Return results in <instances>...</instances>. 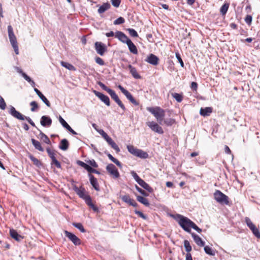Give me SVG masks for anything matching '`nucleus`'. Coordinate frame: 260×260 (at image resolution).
Masks as SVG:
<instances>
[{
  "label": "nucleus",
  "mask_w": 260,
  "mask_h": 260,
  "mask_svg": "<svg viewBox=\"0 0 260 260\" xmlns=\"http://www.w3.org/2000/svg\"><path fill=\"white\" fill-rule=\"evenodd\" d=\"M176 220L178 221L179 225L186 232L191 233L190 228H191L193 221L188 218L183 216L180 214H177Z\"/></svg>",
  "instance_id": "obj_1"
},
{
  "label": "nucleus",
  "mask_w": 260,
  "mask_h": 260,
  "mask_svg": "<svg viewBox=\"0 0 260 260\" xmlns=\"http://www.w3.org/2000/svg\"><path fill=\"white\" fill-rule=\"evenodd\" d=\"M147 110L154 115L160 124H162L165 115V111L164 109L156 106L155 107H147Z\"/></svg>",
  "instance_id": "obj_2"
},
{
  "label": "nucleus",
  "mask_w": 260,
  "mask_h": 260,
  "mask_svg": "<svg viewBox=\"0 0 260 260\" xmlns=\"http://www.w3.org/2000/svg\"><path fill=\"white\" fill-rule=\"evenodd\" d=\"M8 36L10 40V42L12 47L14 48V51L16 54H18L19 50H18V46L17 45V42L16 37H15L13 29L11 25H9L8 26Z\"/></svg>",
  "instance_id": "obj_3"
},
{
  "label": "nucleus",
  "mask_w": 260,
  "mask_h": 260,
  "mask_svg": "<svg viewBox=\"0 0 260 260\" xmlns=\"http://www.w3.org/2000/svg\"><path fill=\"white\" fill-rule=\"evenodd\" d=\"M127 149L129 152L136 156L141 158H147L148 157V154L146 152L137 149L133 145H127Z\"/></svg>",
  "instance_id": "obj_4"
},
{
  "label": "nucleus",
  "mask_w": 260,
  "mask_h": 260,
  "mask_svg": "<svg viewBox=\"0 0 260 260\" xmlns=\"http://www.w3.org/2000/svg\"><path fill=\"white\" fill-rule=\"evenodd\" d=\"M215 200L221 204L229 205V197L220 190H217L214 193Z\"/></svg>",
  "instance_id": "obj_5"
},
{
  "label": "nucleus",
  "mask_w": 260,
  "mask_h": 260,
  "mask_svg": "<svg viewBox=\"0 0 260 260\" xmlns=\"http://www.w3.org/2000/svg\"><path fill=\"white\" fill-rule=\"evenodd\" d=\"M245 221L247 226L251 230L253 235L257 238H260V233L258 229L252 223L249 217H246L245 218Z\"/></svg>",
  "instance_id": "obj_6"
},
{
  "label": "nucleus",
  "mask_w": 260,
  "mask_h": 260,
  "mask_svg": "<svg viewBox=\"0 0 260 260\" xmlns=\"http://www.w3.org/2000/svg\"><path fill=\"white\" fill-rule=\"evenodd\" d=\"M146 124L149 126L150 129L159 134H162L164 131L161 126H160L157 123L154 121H148L146 122Z\"/></svg>",
  "instance_id": "obj_7"
},
{
  "label": "nucleus",
  "mask_w": 260,
  "mask_h": 260,
  "mask_svg": "<svg viewBox=\"0 0 260 260\" xmlns=\"http://www.w3.org/2000/svg\"><path fill=\"white\" fill-rule=\"evenodd\" d=\"M118 88L120 90L121 92L124 94V95L126 97V98L134 105H138L139 103L136 101V100L133 98L132 95L130 92H129L127 90L124 89L121 85H119L118 86Z\"/></svg>",
  "instance_id": "obj_8"
},
{
  "label": "nucleus",
  "mask_w": 260,
  "mask_h": 260,
  "mask_svg": "<svg viewBox=\"0 0 260 260\" xmlns=\"http://www.w3.org/2000/svg\"><path fill=\"white\" fill-rule=\"evenodd\" d=\"M64 233L65 236L68 237L75 245H79L81 244L80 239L75 235L67 231H64Z\"/></svg>",
  "instance_id": "obj_9"
},
{
  "label": "nucleus",
  "mask_w": 260,
  "mask_h": 260,
  "mask_svg": "<svg viewBox=\"0 0 260 260\" xmlns=\"http://www.w3.org/2000/svg\"><path fill=\"white\" fill-rule=\"evenodd\" d=\"M107 172L115 178H117L120 175L116 167L112 164L108 165L106 167Z\"/></svg>",
  "instance_id": "obj_10"
},
{
  "label": "nucleus",
  "mask_w": 260,
  "mask_h": 260,
  "mask_svg": "<svg viewBox=\"0 0 260 260\" xmlns=\"http://www.w3.org/2000/svg\"><path fill=\"white\" fill-rule=\"evenodd\" d=\"M95 49L99 54L102 56L107 51V47L102 42H96L95 43Z\"/></svg>",
  "instance_id": "obj_11"
},
{
  "label": "nucleus",
  "mask_w": 260,
  "mask_h": 260,
  "mask_svg": "<svg viewBox=\"0 0 260 260\" xmlns=\"http://www.w3.org/2000/svg\"><path fill=\"white\" fill-rule=\"evenodd\" d=\"M110 95L111 96V98L118 104V105L123 110H125V107L124 105L122 104L121 101L119 99L118 95L116 94L115 92L113 90H111L109 93Z\"/></svg>",
  "instance_id": "obj_12"
},
{
  "label": "nucleus",
  "mask_w": 260,
  "mask_h": 260,
  "mask_svg": "<svg viewBox=\"0 0 260 260\" xmlns=\"http://www.w3.org/2000/svg\"><path fill=\"white\" fill-rule=\"evenodd\" d=\"M93 92L95 96L99 98L107 106H109L110 105V99L107 95H106L96 90H93Z\"/></svg>",
  "instance_id": "obj_13"
},
{
  "label": "nucleus",
  "mask_w": 260,
  "mask_h": 260,
  "mask_svg": "<svg viewBox=\"0 0 260 260\" xmlns=\"http://www.w3.org/2000/svg\"><path fill=\"white\" fill-rule=\"evenodd\" d=\"M9 113L12 116L19 120H24L25 119V116L20 113L19 112L17 111L13 106H11L9 110Z\"/></svg>",
  "instance_id": "obj_14"
},
{
  "label": "nucleus",
  "mask_w": 260,
  "mask_h": 260,
  "mask_svg": "<svg viewBox=\"0 0 260 260\" xmlns=\"http://www.w3.org/2000/svg\"><path fill=\"white\" fill-rule=\"evenodd\" d=\"M115 37L123 43L127 44L128 41L131 40L123 32L120 31H116Z\"/></svg>",
  "instance_id": "obj_15"
},
{
  "label": "nucleus",
  "mask_w": 260,
  "mask_h": 260,
  "mask_svg": "<svg viewBox=\"0 0 260 260\" xmlns=\"http://www.w3.org/2000/svg\"><path fill=\"white\" fill-rule=\"evenodd\" d=\"M77 164L79 166H81L82 167H83L85 169H86L89 173V174H91V173H95V174H100V172L94 169H93L89 165L85 164V162H84L82 161H80V160L77 161Z\"/></svg>",
  "instance_id": "obj_16"
},
{
  "label": "nucleus",
  "mask_w": 260,
  "mask_h": 260,
  "mask_svg": "<svg viewBox=\"0 0 260 260\" xmlns=\"http://www.w3.org/2000/svg\"><path fill=\"white\" fill-rule=\"evenodd\" d=\"M73 189L79 197L83 199L85 202L87 197H90L89 195L85 194V189L83 188H79L77 186H74Z\"/></svg>",
  "instance_id": "obj_17"
},
{
  "label": "nucleus",
  "mask_w": 260,
  "mask_h": 260,
  "mask_svg": "<svg viewBox=\"0 0 260 260\" xmlns=\"http://www.w3.org/2000/svg\"><path fill=\"white\" fill-rule=\"evenodd\" d=\"M145 61L151 64L156 66L158 63L159 58L154 54H150L145 59Z\"/></svg>",
  "instance_id": "obj_18"
},
{
  "label": "nucleus",
  "mask_w": 260,
  "mask_h": 260,
  "mask_svg": "<svg viewBox=\"0 0 260 260\" xmlns=\"http://www.w3.org/2000/svg\"><path fill=\"white\" fill-rule=\"evenodd\" d=\"M120 198L122 201L129 204L131 206L133 207H136L137 206V203L134 200L131 199L128 194L121 196Z\"/></svg>",
  "instance_id": "obj_19"
},
{
  "label": "nucleus",
  "mask_w": 260,
  "mask_h": 260,
  "mask_svg": "<svg viewBox=\"0 0 260 260\" xmlns=\"http://www.w3.org/2000/svg\"><path fill=\"white\" fill-rule=\"evenodd\" d=\"M59 121L60 123L61 124V125L73 135L77 134V133L72 128V127L67 123V122L60 116H59Z\"/></svg>",
  "instance_id": "obj_20"
},
{
  "label": "nucleus",
  "mask_w": 260,
  "mask_h": 260,
  "mask_svg": "<svg viewBox=\"0 0 260 260\" xmlns=\"http://www.w3.org/2000/svg\"><path fill=\"white\" fill-rule=\"evenodd\" d=\"M40 123L43 126H50L52 124V120L48 116H43L41 118Z\"/></svg>",
  "instance_id": "obj_21"
},
{
  "label": "nucleus",
  "mask_w": 260,
  "mask_h": 260,
  "mask_svg": "<svg viewBox=\"0 0 260 260\" xmlns=\"http://www.w3.org/2000/svg\"><path fill=\"white\" fill-rule=\"evenodd\" d=\"M88 176L89 177L90 182L93 187L95 190L99 191L100 187L96 178H95L94 176L91 174H89Z\"/></svg>",
  "instance_id": "obj_22"
},
{
  "label": "nucleus",
  "mask_w": 260,
  "mask_h": 260,
  "mask_svg": "<svg viewBox=\"0 0 260 260\" xmlns=\"http://www.w3.org/2000/svg\"><path fill=\"white\" fill-rule=\"evenodd\" d=\"M191 236L196 243L199 246L203 247L205 245V242L197 235L194 233H191Z\"/></svg>",
  "instance_id": "obj_23"
},
{
  "label": "nucleus",
  "mask_w": 260,
  "mask_h": 260,
  "mask_svg": "<svg viewBox=\"0 0 260 260\" xmlns=\"http://www.w3.org/2000/svg\"><path fill=\"white\" fill-rule=\"evenodd\" d=\"M10 234L12 238L17 241H20L23 239V237L18 234L17 231L14 229H10Z\"/></svg>",
  "instance_id": "obj_24"
},
{
  "label": "nucleus",
  "mask_w": 260,
  "mask_h": 260,
  "mask_svg": "<svg viewBox=\"0 0 260 260\" xmlns=\"http://www.w3.org/2000/svg\"><path fill=\"white\" fill-rule=\"evenodd\" d=\"M142 187L148 191L149 192L151 193L153 192V189L149 185L145 182L143 179H141L138 183Z\"/></svg>",
  "instance_id": "obj_25"
},
{
  "label": "nucleus",
  "mask_w": 260,
  "mask_h": 260,
  "mask_svg": "<svg viewBox=\"0 0 260 260\" xmlns=\"http://www.w3.org/2000/svg\"><path fill=\"white\" fill-rule=\"evenodd\" d=\"M212 112V108L211 107L201 108L200 111V114L203 116H209Z\"/></svg>",
  "instance_id": "obj_26"
},
{
  "label": "nucleus",
  "mask_w": 260,
  "mask_h": 260,
  "mask_svg": "<svg viewBox=\"0 0 260 260\" xmlns=\"http://www.w3.org/2000/svg\"><path fill=\"white\" fill-rule=\"evenodd\" d=\"M126 44L131 52L133 53L134 54H138L137 48L136 45L132 42L131 40L128 41V43Z\"/></svg>",
  "instance_id": "obj_27"
},
{
  "label": "nucleus",
  "mask_w": 260,
  "mask_h": 260,
  "mask_svg": "<svg viewBox=\"0 0 260 260\" xmlns=\"http://www.w3.org/2000/svg\"><path fill=\"white\" fill-rule=\"evenodd\" d=\"M106 142L108 143L111 147L114 149L117 153H118L120 151V149L117 146V145L113 141L111 137H109L107 140Z\"/></svg>",
  "instance_id": "obj_28"
},
{
  "label": "nucleus",
  "mask_w": 260,
  "mask_h": 260,
  "mask_svg": "<svg viewBox=\"0 0 260 260\" xmlns=\"http://www.w3.org/2000/svg\"><path fill=\"white\" fill-rule=\"evenodd\" d=\"M128 69H129L130 73L132 75V76L136 79H140L141 76L138 73L136 69L133 67L132 65L129 64L128 66Z\"/></svg>",
  "instance_id": "obj_29"
},
{
  "label": "nucleus",
  "mask_w": 260,
  "mask_h": 260,
  "mask_svg": "<svg viewBox=\"0 0 260 260\" xmlns=\"http://www.w3.org/2000/svg\"><path fill=\"white\" fill-rule=\"evenodd\" d=\"M85 203L89 207L92 208L94 212H98L99 211L98 208L95 206L92 202L91 197H87Z\"/></svg>",
  "instance_id": "obj_30"
},
{
  "label": "nucleus",
  "mask_w": 260,
  "mask_h": 260,
  "mask_svg": "<svg viewBox=\"0 0 260 260\" xmlns=\"http://www.w3.org/2000/svg\"><path fill=\"white\" fill-rule=\"evenodd\" d=\"M110 4L108 3L103 4L99 8L98 12L100 14L104 13L106 11L108 10L110 8Z\"/></svg>",
  "instance_id": "obj_31"
},
{
  "label": "nucleus",
  "mask_w": 260,
  "mask_h": 260,
  "mask_svg": "<svg viewBox=\"0 0 260 260\" xmlns=\"http://www.w3.org/2000/svg\"><path fill=\"white\" fill-rule=\"evenodd\" d=\"M69 142L66 139H62L60 143L59 148L62 150H67L69 148Z\"/></svg>",
  "instance_id": "obj_32"
},
{
  "label": "nucleus",
  "mask_w": 260,
  "mask_h": 260,
  "mask_svg": "<svg viewBox=\"0 0 260 260\" xmlns=\"http://www.w3.org/2000/svg\"><path fill=\"white\" fill-rule=\"evenodd\" d=\"M31 142H32V145H34V146L35 147V148L36 149H37L41 152L44 151V150L43 148L42 147L40 142H39L38 141H37L34 139H31Z\"/></svg>",
  "instance_id": "obj_33"
},
{
  "label": "nucleus",
  "mask_w": 260,
  "mask_h": 260,
  "mask_svg": "<svg viewBox=\"0 0 260 260\" xmlns=\"http://www.w3.org/2000/svg\"><path fill=\"white\" fill-rule=\"evenodd\" d=\"M19 72L21 74L22 76L25 79V80L30 83L31 86L34 87L35 86V82L32 80L25 73L23 72L21 70H20Z\"/></svg>",
  "instance_id": "obj_34"
},
{
  "label": "nucleus",
  "mask_w": 260,
  "mask_h": 260,
  "mask_svg": "<svg viewBox=\"0 0 260 260\" xmlns=\"http://www.w3.org/2000/svg\"><path fill=\"white\" fill-rule=\"evenodd\" d=\"M137 200L138 201L143 204L145 206L148 207L150 205L148 200L143 197L138 196H137Z\"/></svg>",
  "instance_id": "obj_35"
},
{
  "label": "nucleus",
  "mask_w": 260,
  "mask_h": 260,
  "mask_svg": "<svg viewBox=\"0 0 260 260\" xmlns=\"http://www.w3.org/2000/svg\"><path fill=\"white\" fill-rule=\"evenodd\" d=\"M60 64L62 67L66 68V69H68L69 70L76 71V70L75 67L74 66H73L72 64H71L68 62H66L61 61L60 62Z\"/></svg>",
  "instance_id": "obj_36"
},
{
  "label": "nucleus",
  "mask_w": 260,
  "mask_h": 260,
  "mask_svg": "<svg viewBox=\"0 0 260 260\" xmlns=\"http://www.w3.org/2000/svg\"><path fill=\"white\" fill-rule=\"evenodd\" d=\"M107 155L108 157V158L114 164H115L117 166H118L119 168H122V164L117 159L114 158L111 154L110 153H107Z\"/></svg>",
  "instance_id": "obj_37"
},
{
  "label": "nucleus",
  "mask_w": 260,
  "mask_h": 260,
  "mask_svg": "<svg viewBox=\"0 0 260 260\" xmlns=\"http://www.w3.org/2000/svg\"><path fill=\"white\" fill-rule=\"evenodd\" d=\"M229 8V4L225 3L220 9V12L222 15H225Z\"/></svg>",
  "instance_id": "obj_38"
},
{
  "label": "nucleus",
  "mask_w": 260,
  "mask_h": 260,
  "mask_svg": "<svg viewBox=\"0 0 260 260\" xmlns=\"http://www.w3.org/2000/svg\"><path fill=\"white\" fill-rule=\"evenodd\" d=\"M40 136L41 139L43 140L44 143L47 144H50V141L48 137L41 131H40Z\"/></svg>",
  "instance_id": "obj_39"
},
{
  "label": "nucleus",
  "mask_w": 260,
  "mask_h": 260,
  "mask_svg": "<svg viewBox=\"0 0 260 260\" xmlns=\"http://www.w3.org/2000/svg\"><path fill=\"white\" fill-rule=\"evenodd\" d=\"M28 157L36 166L39 167L41 165V161L32 155L29 154Z\"/></svg>",
  "instance_id": "obj_40"
},
{
  "label": "nucleus",
  "mask_w": 260,
  "mask_h": 260,
  "mask_svg": "<svg viewBox=\"0 0 260 260\" xmlns=\"http://www.w3.org/2000/svg\"><path fill=\"white\" fill-rule=\"evenodd\" d=\"M204 251L207 254L213 256L215 254L214 251L209 246H204Z\"/></svg>",
  "instance_id": "obj_41"
},
{
  "label": "nucleus",
  "mask_w": 260,
  "mask_h": 260,
  "mask_svg": "<svg viewBox=\"0 0 260 260\" xmlns=\"http://www.w3.org/2000/svg\"><path fill=\"white\" fill-rule=\"evenodd\" d=\"M73 225L78 229L81 232L85 233L86 232V230L84 228L83 225L81 223H73Z\"/></svg>",
  "instance_id": "obj_42"
},
{
  "label": "nucleus",
  "mask_w": 260,
  "mask_h": 260,
  "mask_svg": "<svg viewBox=\"0 0 260 260\" xmlns=\"http://www.w3.org/2000/svg\"><path fill=\"white\" fill-rule=\"evenodd\" d=\"M38 96L41 99V100L45 103V104L48 107H50L51 104L47 99L42 94L40 93Z\"/></svg>",
  "instance_id": "obj_43"
},
{
  "label": "nucleus",
  "mask_w": 260,
  "mask_h": 260,
  "mask_svg": "<svg viewBox=\"0 0 260 260\" xmlns=\"http://www.w3.org/2000/svg\"><path fill=\"white\" fill-rule=\"evenodd\" d=\"M184 246L185 248L186 251L187 252V253H189V252L191 251L192 248L188 240H185L184 241Z\"/></svg>",
  "instance_id": "obj_44"
},
{
  "label": "nucleus",
  "mask_w": 260,
  "mask_h": 260,
  "mask_svg": "<svg viewBox=\"0 0 260 260\" xmlns=\"http://www.w3.org/2000/svg\"><path fill=\"white\" fill-rule=\"evenodd\" d=\"M162 122L167 126H171L174 123L175 120L172 118H167L162 121Z\"/></svg>",
  "instance_id": "obj_45"
},
{
  "label": "nucleus",
  "mask_w": 260,
  "mask_h": 260,
  "mask_svg": "<svg viewBox=\"0 0 260 260\" xmlns=\"http://www.w3.org/2000/svg\"><path fill=\"white\" fill-rule=\"evenodd\" d=\"M172 95L178 102L180 103L182 101V96L179 93H173Z\"/></svg>",
  "instance_id": "obj_46"
},
{
  "label": "nucleus",
  "mask_w": 260,
  "mask_h": 260,
  "mask_svg": "<svg viewBox=\"0 0 260 260\" xmlns=\"http://www.w3.org/2000/svg\"><path fill=\"white\" fill-rule=\"evenodd\" d=\"M124 22L125 19L122 17H119L114 21L113 23L114 25H119L124 23Z\"/></svg>",
  "instance_id": "obj_47"
},
{
  "label": "nucleus",
  "mask_w": 260,
  "mask_h": 260,
  "mask_svg": "<svg viewBox=\"0 0 260 260\" xmlns=\"http://www.w3.org/2000/svg\"><path fill=\"white\" fill-rule=\"evenodd\" d=\"M127 30L128 31L129 35L133 37H138L137 32L133 28H128Z\"/></svg>",
  "instance_id": "obj_48"
},
{
  "label": "nucleus",
  "mask_w": 260,
  "mask_h": 260,
  "mask_svg": "<svg viewBox=\"0 0 260 260\" xmlns=\"http://www.w3.org/2000/svg\"><path fill=\"white\" fill-rule=\"evenodd\" d=\"M46 151L48 155L51 158V160L56 158L55 157V153L53 151H52L49 148H47Z\"/></svg>",
  "instance_id": "obj_49"
},
{
  "label": "nucleus",
  "mask_w": 260,
  "mask_h": 260,
  "mask_svg": "<svg viewBox=\"0 0 260 260\" xmlns=\"http://www.w3.org/2000/svg\"><path fill=\"white\" fill-rule=\"evenodd\" d=\"M135 187H136V189H137V190L138 191H139L141 194H142L144 197H147L149 196V194L148 193H147L145 191L143 190L142 188L139 187L137 185H135Z\"/></svg>",
  "instance_id": "obj_50"
},
{
  "label": "nucleus",
  "mask_w": 260,
  "mask_h": 260,
  "mask_svg": "<svg viewBox=\"0 0 260 260\" xmlns=\"http://www.w3.org/2000/svg\"><path fill=\"white\" fill-rule=\"evenodd\" d=\"M30 105L31 106L30 110L32 112L35 111L39 108L37 103L35 101L30 102Z\"/></svg>",
  "instance_id": "obj_51"
},
{
  "label": "nucleus",
  "mask_w": 260,
  "mask_h": 260,
  "mask_svg": "<svg viewBox=\"0 0 260 260\" xmlns=\"http://www.w3.org/2000/svg\"><path fill=\"white\" fill-rule=\"evenodd\" d=\"M6 107V104L3 97L0 95V108L2 110H5Z\"/></svg>",
  "instance_id": "obj_52"
},
{
  "label": "nucleus",
  "mask_w": 260,
  "mask_h": 260,
  "mask_svg": "<svg viewBox=\"0 0 260 260\" xmlns=\"http://www.w3.org/2000/svg\"><path fill=\"white\" fill-rule=\"evenodd\" d=\"M98 85L104 90L106 91L108 93L111 90L107 87L104 83L101 82H98Z\"/></svg>",
  "instance_id": "obj_53"
},
{
  "label": "nucleus",
  "mask_w": 260,
  "mask_h": 260,
  "mask_svg": "<svg viewBox=\"0 0 260 260\" xmlns=\"http://www.w3.org/2000/svg\"><path fill=\"white\" fill-rule=\"evenodd\" d=\"M98 132L106 141L110 137L103 129H100Z\"/></svg>",
  "instance_id": "obj_54"
},
{
  "label": "nucleus",
  "mask_w": 260,
  "mask_h": 260,
  "mask_svg": "<svg viewBox=\"0 0 260 260\" xmlns=\"http://www.w3.org/2000/svg\"><path fill=\"white\" fill-rule=\"evenodd\" d=\"M176 57L180 64L181 67H184V63L179 53H176Z\"/></svg>",
  "instance_id": "obj_55"
},
{
  "label": "nucleus",
  "mask_w": 260,
  "mask_h": 260,
  "mask_svg": "<svg viewBox=\"0 0 260 260\" xmlns=\"http://www.w3.org/2000/svg\"><path fill=\"white\" fill-rule=\"evenodd\" d=\"M135 212L136 214H137L139 216L142 218L143 219H147V217L146 215H144L141 211L135 210Z\"/></svg>",
  "instance_id": "obj_56"
},
{
  "label": "nucleus",
  "mask_w": 260,
  "mask_h": 260,
  "mask_svg": "<svg viewBox=\"0 0 260 260\" xmlns=\"http://www.w3.org/2000/svg\"><path fill=\"white\" fill-rule=\"evenodd\" d=\"M95 60L96 63L100 66H104L105 64L104 60L100 57H96L95 58Z\"/></svg>",
  "instance_id": "obj_57"
},
{
  "label": "nucleus",
  "mask_w": 260,
  "mask_h": 260,
  "mask_svg": "<svg viewBox=\"0 0 260 260\" xmlns=\"http://www.w3.org/2000/svg\"><path fill=\"white\" fill-rule=\"evenodd\" d=\"M51 165H54L57 168H61V165L60 162L56 158L52 160Z\"/></svg>",
  "instance_id": "obj_58"
},
{
  "label": "nucleus",
  "mask_w": 260,
  "mask_h": 260,
  "mask_svg": "<svg viewBox=\"0 0 260 260\" xmlns=\"http://www.w3.org/2000/svg\"><path fill=\"white\" fill-rule=\"evenodd\" d=\"M132 174L134 179L137 183H138L139 181H140V180L141 179V178L137 175V174L136 172H132Z\"/></svg>",
  "instance_id": "obj_59"
},
{
  "label": "nucleus",
  "mask_w": 260,
  "mask_h": 260,
  "mask_svg": "<svg viewBox=\"0 0 260 260\" xmlns=\"http://www.w3.org/2000/svg\"><path fill=\"white\" fill-rule=\"evenodd\" d=\"M252 20V17L251 15H248L245 18V21L246 23L249 25H250L251 23Z\"/></svg>",
  "instance_id": "obj_60"
},
{
  "label": "nucleus",
  "mask_w": 260,
  "mask_h": 260,
  "mask_svg": "<svg viewBox=\"0 0 260 260\" xmlns=\"http://www.w3.org/2000/svg\"><path fill=\"white\" fill-rule=\"evenodd\" d=\"M120 0H111L112 5L115 7H118L120 4Z\"/></svg>",
  "instance_id": "obj_61"
},
{
  "label": "nucleus",
  "mask_w": 260,
  "mask_h": 260,
  "mask_svg": "<svg viewBox=\"0 0 260 260\" xmlns=\"http://www.w3.org/2000/svg\"><path fill=\"white\" fill-rule=\"evenodd\" d=\"M191 228L199 233H201L202 231V229L199 228L193 222L192 224Z\"/></svg>",
  "instance_id": "obj_62"
},
{
  "label": "nucleus",
  "mask_w": 260,
  "mask_h": 260,
  "mask_svg": "<svg viewBox=\"0 0 260 260\" xmlns=\"http://www.w3.org/2000/svg\"><path fill=\"white\" fill-rule=\"evenodd\" d=\"M88 164H89L90 166L94 168H98V165L97 163L95 162V161L94 159L89 160L87 161Z\"/></svg>",
  "instance_id": "obj_63"
},
{
  "label": "nucleus",
  "mask_w": 260,
  "mask_h": 260,
  "mask_svg": "<svg viewBox=\"0 0 260 260\" xmlns=\"http://www.w3.org/2000/svg\"><path fill=\"white\" fill-rule=\"evenodd\" d=\"M190 87L193 90H197L198 88V84L195 82H192L191 83Z\"/></svg>",
  "instance_id": "obj_64"
}]
</instances>
